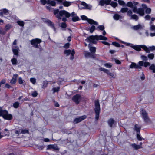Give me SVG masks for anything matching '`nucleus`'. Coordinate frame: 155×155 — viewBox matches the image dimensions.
I'll return each mask as SVG.
<instances>
[{"label":"nucleus","instance_id":"12","mask_svg":"<svg viewBox=\"0 0 155 155\" xmlns=\"http://www.w3.org/2000/svg\"><path fill=\"white\" fill-rule=\"evenodd\" d=\"M57 1V3H59L62 2V0H48V4L51 5L52 6H54L56 5V3L55 1Z\"/></svg>","mask_w":155,"mask_h":155},{"label":"nucleus","instance_id":"14","mask_svg":"<svg viewBox=\"0 0 155 155\" xmlns=\"http://www.w3.org/2000/svg\"><path fill=\"white\" fill-rule=\"evenodd\" d=\"M12 52L14 55L18 56V55L19 48L18 46H15L14 48H12Z\"/></svg>","mask_w":155,"mask_h":155},{"label":"nucleus","instance_id":"45","mask_svg":"<svg viewBox=\"0 0 155 155\" xmlns=\"http://www.w3.org/2000/svg\"><path fill=\"white\" fill-rule=\"evenodd\" d=\"M154 55L153 53L149 54L148 55V57L150 59L152 60L153 59Z\"/></svg>","mask_w":155,"mask_h":155},{"label":"nucleus","instance_id":"49","mask_svg":"<svg viewBox=\"0 0 155 155\" xmlns=\"http://www.w3.org/2000/svg\"><path fill=\"white\" fill-rule=\"evenodd\" d=\"M6 81L5 79H2L0 81V91H1V85L5 84L6 83Z\"/></svg>","mask_w":155,"mask_h":155},{"label":"nucleus","instance_id":"8","mask_svg":"<svg viewBox=\"0 0 155 155\" xmlns=\"http://www.w3.org/2000/svg\"><path fill=\"white\" fill-rule=\"evenodd\" d=\"M81 95L77 94L74 95L72 97V100L76 104H78L81 101Z\"/></svg>","mask_w":155,"mask_h":155},{"label":"nucleus","instance_id":"46","mask_svg":"<svg viewBox=\"0 0 155 155\" xmlns=\"http://www.w3.org/2000/svg\"><path fill=\"white\" fill-rule=\"evenodd\" d=\"M126 5L131 8H132L134 6L133 3L130 1L128 2Z\"/></svg>","mask_w":155,"mask_h":155},{"label":"nucleus","instance_id":"53","mask_svg":"<svg viewBox=\"0 0 155 155\" xmlns=\"http://www.w3.org/2000/svg\"><path fill=\"white\" fill-rule=\"evenodd\" d=\"M81 19L83 20H86L87 21V20L88 19V18L86 16L83 15L81 16Z\"/></svg>","mask_w":155,"mask_h":155},{"label":"nucleus","instance_id":"26","mask_svg":"<svg viewBox=\"0 0 155 155\" xmlns=\"http://www.w3.org/2000/svg\"><path fill=\"white\" fill-rule=\"evenodd\" d=\"M88 29H87V30H89L90 32L91 33H92L96 29V27L94 25H92L91 28H87Z\"/></svg>","mask_w":155,"mask_h":155},{"label":"nucleus","instance_id":"60","mask_svg":"<svg viewBox=\"0 0 155 155\" xmlns=\"http://www.w3.org/2000/svg\"><path fill=\"white\" fill-rule=\"evenodd\" d=\"M70 45V44L68 42L64 45V47L65 48L68 49V48H69Z\"/></svg>","mask_w":155,"mask_h":155},{"label":"nucleus","instance_id":"62","mask_svg":"<svg viewBox=\"0 0 155 155\" xmlns=\"http://www.w3.org/2000/svg\"><path fill=\"white\" fill-rule=\"evenodd\" d=\"M30 81L32 84H35L36 82V79L34 78H30Z\"/></svg>","mask_w":155,"mask_h":155},{"label":"nucleus","instance_id":"40","mask_svg":"<svg viewBox=\"0 0 155 155\" xmlns=\"http://www.w3.org/2000/svg\"><path fill=\"white\" fill-rule=\"evenodd\" d=\"M128 10V8H127L124 7L122 8L120 10V12L122 13H124L127 12Z\"/></svg>","mask_w":155,"mask_h":155},{"label":"nucleus","instance_id":"13","mask_svg":"<svg viewBox=\"0 0 155 155\" xmlns=\"http://www.w3.org/2000/svg\"><path fill=\"white\" fill-rule=\"evenodd\" d=\"M44 22L46 23L48 26H50L54 30H55L54 24L51 21L48 19H46L45 21H44Z\"/></svg>","mask_w":155,"mask_h":155},{"label":"nucleus","instance_id":"3","mask_svg":"<svg viewBox=\"0 0 155 155\" xmlns=\"http://www.w3.org/2000/svg\"><path fill=\"white\" fill-rule=\"evenodd\" d=\"M130 47L138 51H140L141 50V48H142L146 51V53H149V48L146 45H136L134 46L131 45Z\"/></svg>","mask_w":155,"mask_h":155},{"label":"nucleus","instance_id":"44","mask_svg":"<svg viewBox=\"0 0 155 155\" xmlns=\"http://www.w3.org/2000/svg\"><path fill=\"white\" fill-rule=\"evenodd\" d=\"M104 25H100L98 26L96 29H98L102 31L104 30Z\"/></svg>","mask_w":155,"mask_h":155},{"label":"nucleus","instance_id":"56","mask_svg":"<svg viewBox=\"0 0 155 155\" xmlns=\"http://www.w3.org/2000/svg\"><path fill=\"white\" fill-rule=\"evenodd\" d=\"M52 149L55 150H59V148H58L57 145H54Z\"/></svg>","mask_w":155,"mask_h":155},{"label":"nucleus","instance_id":"61","mask_svg":"<svg viewBox=\"0 0 155 155\" xmlns=\"http://www.w3.org/2000/svg\"><path fill=\"white\" fill-rule=\"evenodd\" d=\"M112 0H105V3L107 5H110Z\"/></svg>","mask_w":155,"mask_h":155},{"label":"nucleus","instance_id":"31","mask_svg":"<svg viewBox=\"0 0 155 155\" xmlns=\"http://www.w3.org/2000/svg\"><path fill=\"white\" fill-rule=\"evenodd\" d=\"M133 29L135 30H138L139 29L142 28V26L140 24H138L137 25H135L133 26Z\"/></svg>","mask_w":155,"mask_h":155},{"label":"nucleus","instance_id":"11","mask_svg":"<svg viewBox=\"0 0 155 155\" xmlns=\"http://www.w3.org/2000/svg\"><path fill=\"white\" fill-rule=\"evenodd\" d=\"M85 58H95L96 57V54H93L91 52L87 51H85L84 52Z\"/></svg>","mask_w":155,"mask_h":155},{"label":"nucleus","instance_id":"1","mask_svg":"<svg viewBox=\"0 0 155 155\" xmlns=\"http://www.w3.org/2000/svg\"><path fill=\"white\" fill-rule=\"evenodd\" d=\"M54 14L57 15L56 17L58 20L61 19V17L64 15L67 18H69L71 16L70 13L65 10H61L59 11L58 9H55L54 10Z\"/></svg>","mask_w":155,"mask_h":155},{"label":"nucleus","instance_id":"15","mask_svg":"<svg viewBox=\"0 0 155 155\" xmlns=\"http://www.w3.org/2000/svg\"><path fill=\"white\" fill-rule=\"evenodd\" d=\"M81 5L84 6L83 7L82 9H87L91 10V9L92 6L88 5V4L86 3L85 2H81Z\"/></svg>","mask_w":155,"mask_h":155},{"label":"nucleus","instance_id":"6","mask_svg":"<svg viewBox=\"0 0 155 155\" xmlns=\"http://www.w3.org/2000/svg\"><path fill=\"white\" fill-rule=\"evenodd\" d=\"M2 117L4 119L10 120L13 118V116L11 114L8 113V111L5 110L0 116Z\"/></svg>","mask_w":155,"mask_h":155},{"label":"nucleus","instance_id":"41","mask_svg":"<svg viewBox=\"0 0 155 155\" xmlns=\"http://www.w3.org/2000/svg\"><path fill=\"white\" fill-rule=\"evenodd\" d=\"M110 5L112 7L114 8H115L117 6V2H111Z\"/></svg>","mask_w":155,"mask_h":155},{"label":"nucleus","instance_id":"59","mask_svg":"<svg viewBox=\"0 0 155 155\" xmlns=\"http://www.w3.org/2000/svg\"><path fill=\"white\" fill-rule=\"evenodd\" d=\"M23 80H22L21 78L20 77L18 79V81L19 84H23Z\"/></svg>","mask_w":155,"mask_h":155},{"label":"nucleus","instance_id":"48","mask_svg":"<svg viewBox=\"0 0 155 155\" xmlns=\"http://www.w3.org/2000/svg\"><path fill=\"white\" fill-rule=\"evenodd\" d=\"M151 9L150 8H147L145 10V12L147 14H149L151 12Z\"/></svg>","mask_w":155,"mask_h":155},{"label":"nucleus","instance_id":"43","mask_svg":"<svg viewBox=\"0 0 155 155\" xmlns=\"http://www.w3.org/2000/svg\"><path fill=\"white\" fill-rule=\"evenodd\" d=\"M131 17L132 19H134L135 21H137L138 19V16L135 14H134L131 15Z\"/></svg>","mask_w":155,"mask_h":155},{"label":"nucleus","instance_id":"20","mask_svg":"<svg viewBox=\"0 0 155 155\" xmlns=\"http://www.w3.org/2000/svg\"><path fill=\"white\" fill-rule=\"evenodd\" d=\"M137 13L141 16H143L144 15V10L143 8H140L137 9Z\"/></svg>","mask_w":155,"mask_h":155},{"label":"nucleus","instance_id":"57","mask_svg":"<svg viewBox=\"0 0 155 155\" xmlns=\"http://www.w3.org/2000/svg\"><path fill=\"white\" fill-rule=\"evenodd\" d=\"M67 26V24L65 22H62L61 23V27L63 28H66Z\"/></svg>","mask_w":155,"mask_h":155},{"label":"nucleus","instance_id":"5","mask_svg":"<svg viewBox=\"0 0 155 155\" xmlns=\"http://www.w3.org/2000/svg\"><path fill=\"white\" fill-rule=\"evenodd\" d=\"M41 42V40L38 38L33 39L30 41L31 44L35 48H39V45H40Z\"/></svg>","mask_w":155,"mask_h":155},{"label":"nucleus","instance_id":"23","mask_svg":"<svg viewBox=\"0 0 155 155\" xmlns=\"http://www.w3.org/2000/svg\"><path fill=\"white\" fill-rule=\"evenodd\" d=\"M134 130L136 131L137 133H139L140 134V131L141 130V127L139 126L137 124H136L134 125Z\"/></svg>","mask_w":155,"mask_h":155},{"label":"nucleus","instance_id":"18","mask_svg":"<svg viewBox=\"0 0 155 155\" xmlns=\"http://www.w3.org/2000/svg\"><path fill=\"white\" fill-rule=\"evenodd\" d=\"M59 4H62L64 7H68L71 5V2L66 0H62V2L59 3Z\"/></svg>","mask_w":155,"mask_h":155},{"label":"nucleus","instance_id":"34","mask_svg":"<svg viewBox=\"0 0 155 155\" xmlns=\"http://www.w3.org/2000/svg\"><path fill=\"white\" fill-rule=\"evenodd\" d=\"M48 84V82L46 80L45 81H43V82L42 88H46V87H47Z\"/></svg>","mask_w":155,"mask_h":155},{"label":"nucleus","instance_id":"63","mask_svg":"<svg viewBox=\"0 0 155 155\" xmlns=\"http://www.w3.org/2000/svg\"><path fill=\"white\" fill-rule=\"evenodd\" d=\"M155 68V65L154 64H152L150 67L149 69L153 71Z\"/></svg>","mask_w":155,"mask_h":155},{"label":"nucleus","instance_id":"32","mask_svg":"<svg viewBox=\"0 0 155 155\" xmlns=\"http://www.w3.org/2000/svg\"><path fill=\"white\" fill-rule=\"evenodd\" d=\"M17 23L20 26L23 27L24 25L25 22L19 20L17 21Z\"/></svg>","mask_w":155,"mask_h":155},{"label":"nucleus","instance_id":"24","mask_svg":"<svg viewBox=\"0 0 155 155\" xmlns=\"http://www.w3.org/2000/svg\"><path fill=\"white\" fill-rule=\"evenodd\" d=\"M132 147L134 149L137 150L142 148V147L139 145H137L135 143L132 144L131 145Z\"/></svg>","mask_w":155,"mask_h":155},{"label":"nucleus","instance_id":"7","mask_svg":"<svg viewBox=\"0 0 155 155\" xmlns=\"http://www.w3.org/2000/svg\"><path fill=\"white\" fill-rule=\"evenodd\" d=\"M96 37L95 35H91L85 39V41L87 42H89L91 43L97 44V41H96Z\"/></svg>","mask_w":155,"mask_h":155},{"label":"nucleus","instance_id":"19","mask_svg":"<svg viewBox=\"0 0 155 155\" xmlns=\"http://www.w3.org/2000/svg\"><path fill=\"white\" fill-rule=\"evenodd\" d=\"M18 76V75L17 74H14L12 79L10 81V83L13 84H15L16 82Z\"/></svg>","mask_w":155,"mask_h":155},{"label":"nucleus","instance_id":"30","mask_svg":"<svg viewBox=\"0 0 155 155\" xmlns=\"http://www.w3.org/2000/svg\"><path fill=\"white\" fill-rule=\"evenodd\" d=\"M80 20V18L78 16L76 15L72 18V21L73 22H76Z\"/></svg>","mask_w":155,"mask_h":155},{"label":"nucleus","instance_id":"55","mask_svg":"<svg viewBox=\"0 0 155 155\" xmlns=\"http://www.w3.org/2000/svg\"><path fill=\"white\" fill-rule=\"evenodd\" d=\"M133 9V11L134 13L137 12V7L136 6H133L132 8Z\"/></svg>","mask_w":155,"mask_h":155},{"label":"nucleus","instance_id":"51","mask_svg":"<svg viewBox=\"0 0 155 155\" xmlns=\"http://www.w3.org/2000/svg\"><path fill=\"white\" fill-rule=\"evenodd\" d=\"M105 3V0H100L99 2V5H101V6H103L104 5Z\"/></svg>","mask_w":155,"mask_h":155},{"label":"nucleus","instance_id":"52","mask_svg":"<svg viewBox=\"0 0 155 155\" xmlns=\"http://www.w3.org/2000/svg\"><path fill=\"white\" fill-rule=\"evenodd\" d=\"M38 94L36 91H34L31 94L32 96L34 97H35L38 95Z\"/></svg>","mask_w":155,"mask_h":155},{"label":"nucleus","instance_id":"17","mask_svg":"<svg viewBox=\"0 0 155 155\" xmlns=\"http://www.w3.org/2000/svg\"><path fill=\"white\" fill-rule=\"evenodd\" d=\"M91 44L90 43L88 44V47L89 49V50L93 54H95V52H96V48L95 47L91 46Z\"/></svg>","mask_w":155,"mask_h":155},{"label":"nucleus","instance_id":"50","mask_svg":"<svg viewBox=\"0 0 155 155\" xmlns=\"http://www.w3.org/2000/svg\"><path fill=\"white\" fill-rule=\"evenodd\" d=\"M118 2L119 4L120 5H125V3L124 1L118 0Z\"/></svg>","mask_w":155,"mask_h":155},{"label":"nucleus","instance_id":"42","mask_svg":"<svg viewBox=\"0 0 155 155\" xmlns=\"http://www.w3.org/2000/svg\"><path fill=\"white\" fill-rule=\"evenodd\" d=\"M104 66L108 68H110L112 67L111 64L110 63H106L104 64Z\"/></svg>","mask_w":155,"mask_h":155},{"label":"nucleus","instance_id":"25","mask_svg":"<svg viewBox=\"0 0 155 155\" xmlns=\"http://www.w3.org/2000/svg\"><path fill=\"white\" fill-rule=\"evenodd\" d=\"M113 18L115 20H118L119 19L122 18V17L118 14L116 13L114 15Z\"/></svg>","mask_w":155,"mask_h":155},{"label":"nucleus","instance_id":"21","mask_svg":"<svg viewBox=\"0 0 155 155\" xmlns=\"http://www.w3.org/2000/svg\"><path fill=\"white\" fill-rule=\"evenodd\" d=\"M115 123V121L112 118H110L107 121V123L110 127H111Z\"/></svg>","mask_w":155,"mask_h":155},{"label":"nucleus","instance_id":"2","mask_svg":"<svg viewBox=\"0 0 155 155\" xmlns=\"http://www.w3.org/2000/svg\"><path fill=\"white\" fill-rule=\"evenodd\" d=\"M95 108L94 109L95 113V120L97 121L99 117L100 114L101 112L100 105L98 100L94 101Z\"/></svg>","mask_w":155,"mask_h":155},{"label":"nucleus","instance_id":"16","mask_svg":"<svg viewBox=\"0 0 155 155\" xmlns=\"http://www.w3.org/2000/svg\"><path fill=\"white\" fill-rule=\"evenodd\" d=\"M130 68H135V69H142L141 67L138 64H136L134 62H132L131 64L130 65Z\"/></svg>","mask_w":155,"mask_h":155},{"label":"nucleus","instance_id":"64","mask_svg":"<svg viewBox=\"0 0 155 155\" xmlns=\"http://www.w3.org/2000/svg\"><path fill=\"white\" fill-rule=\"evenodd\" d=\"M53 145V144H50L48 145L47 149L48 150L52 149Z\"/></svg>","mask_w":155,"mask_h":155},{"label":"nucleus","instance_id":"27","mask_svg":"<svg viewBox=\"0 0 155 155\" xmlns=\"http://www.w3.org/2000/svg\"><path fill=\"white\" fill-rule=\"evenodd\" d=\"M12 27V26L10 24H7L5 27L4 28V30L6 32L9 30L10 29H11Z\"/></svg>","mask_w":155,"mask_h":155},{"label":"nucleus","instance_id":"37","mask_svg":"<svg viewBox=\"0 0 155 155\" xmlns=\"http://www.w3.org/2000/svg\"><path fill=\"white\" fill-rule=\"evenodd\" d=\"M95 36L96 40H103V36L102 35H96Z\"/></svg>","mask_w":155,"mask_h":155},{"label":"nucleus","instance_id":"38","mask_svg":"<svg viewBox=\"0 0 155 155\" xmlns=\"http://www.w3.org/2000/svg\"><path fill=\"white\" fill-rule=\"evenodd\" d=\"M75 54V51H74V49H73L72 50V52L71 53V56L70 57V59L71 60H73L74 58V55Z\"/></svg>","mask_w":155,"mask_h":155},{"label":"nucleus","instance_id":"10","mask_svg":"<svg viewBox=\"0 0 155 155\" xmlns=\"http://www.w3.org/2000/svg\"><path fill=\"white\" fill-rule=\"evenodd\" d=\"M87 117L86 115H84L78 118H75L74 120V122L77 124L79 123L82 121L84 120Z\"/></svg>","mask_w":155,"mask_h":155},{"label":"nucleus","instance_id":"9","mask_svg":"<svg viewBox=\"0 0 155 155\" xmlns=\"http://www.w3.org/2000/svg\"><path fill=\"white\" fill-rule=\"evenodd\" d=\"M99 70L101 71H103L104 72L106 73L107 75L113 77L114 75V74L110 72V71L108 69L102 68V67H100L99 69Z\"/></svg>","mask_w":155,"mask_h":155},{"label":"nucleus","instance_id":"28","mask_svg":"<svg viewBox=\"0 0 155 155\" xmlns=\"http://www.w3.org/2000/svg\"><path fill=\"white\" fill-rule=\"evenodd\" d=\"M71 52L72 50L71 51L70 49H66L64 51V53L66 54V56H68L71 54Z\"/></svg>","mask_w":155,"mask_h":155},{"label":"nucleus","instance_id":"47","mask_svg":"<svg viewBox=\"0 0 155 155\" xmlns=\"http://www.w3.org/2000/svg\"><path fill=\"white\" fill-rule=\"evenodd\" d=\"M53 90L54 93L58 92L60 90V87H54L53 88Z\"/></svg>","mask_w":155,"mask_h":155},{"label":"nucleus","instance_id":"4","mask_svg":"<svg viewBox=\"0 0 155 155\" xmlns=\"http://www.w3.org/2000/svg\"><path fill=\"white\" fill-rule=\"evenodd\" d=\"M142 111L141 114L142 115V118L144 122L147 124L149 123L150 120L148 116V114L146 111V110L142 108L141 109Z\"/></svg>","mask_w":155,"mask_h":155},{"label":"nucleus","instance_id":"35","mask_svg":"<svg viewBox=\"0 0 155 155\" xmlns=\"http://www.w3.org/2000/svg\"><path fill=\"white\" fill-rule=\"evenodd\" d=\"M21 134H29V130L28 129H22L21 130Z\"/></svg>","mask_w":155,"mask_h":155},{"label":"nucleus","instance_id":"22","mask_svg":"<svg viewBox=\"0 0 155 155\" xmlns=\"http://www.w3.org/2000/svg\"><path fill=\"white\" fill-rule=\"evenodd\" d=\"M87 22L88 23L91 25H98V23L97 22L91 19H89L87 20Z\"/></svg>","mask_w":155,"mask_h":155},{"label":"nucleus","instance_id":"36","mask_svg":"<svg viewBox=\"0 0 155 155\" xmlns=\"http://www.w3.org/2000/svg\"><path fill=\"white\" fill-rule=\"evenodd\" d=\"M140 134H139V133H137V139H138V140L141 141V140H142V139H143L144 140V139H143V138L142 137L140 136Z\"/></svg>","mask_w":155,"mask_h":155},{"label":"nucleus","instance_id":"58","mask_svg":"<svg viewBox=\"0 0 155 155\" xmlns=\"http://www.w3.org/2000/svg\"><path fill=\"white\" fill-rule=\"evenodd\" d=\"M149 48V52H150V51H153L154 50H155V46H150V47H149V48Z\"/></svg>","mask_w":155,"mask_h":155},{"label":"nucleus","instance_id":"54","mask_svg":"<svg viewBox=\"0 0 155 155\" xmlns=\"http://www.w3.org/2000/svg\"><path fill=\"white\" fill-rule=\"evenodd\" d=\"M40 2L41 4L43 5H45L46 3L48 4V1L46 0H41Z\"/></svg>","mask_w":155,"mask_h":155},{"label":"nucleus","instance_id":"29","mask_svg":"<svg viewBox=\"0 0 155 155\" xmlns=\"http://www.w3.org/2000/svg\"><path fill=\"white\" fill-rule=\"evenodd\" d=\"M11 61L12 64L13 65H16L17 64V59L15 58H13L11 59Z\"/></svg>","mask_w":155,"mask_h":155},{"label":"nucleus","instance_id":"39","mask_svg":"<svg viewBox=\"0 0 155 155\" xmlns=\"http://www.w3.org/2000/svg\"><path fill=\"white\" fill-rule=\"evenodd\" d=\"M112 45L117 47H119L120 46V44L117 42H113Z\"/></svg>","mask_w":155,"mask_h":155},{"label":"nucleus","instance_id":"33","mask_svg":"<svg viewBox=\"0 0 155 155\" xmlns=\"http://www.w3.org/2000/svg\"><path fill=\"white\" fill-rule=\"evenodd\" d=\"M19 106V103L18 101L15 102L13 105V107L15 108H17Z\"/></svg>","mask_w":155,"mask_h":155}]
</instances>
